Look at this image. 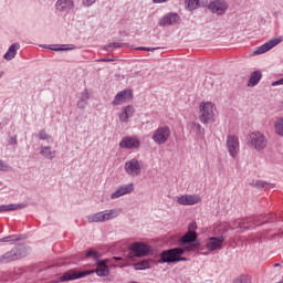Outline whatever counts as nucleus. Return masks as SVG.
Segmentation results:
<instances>
[{"mask_svg": "<svg viewBox=\"0 0 283 283\" xmlns=\"http://www.w3.org/2000/svg\"><path fill=\"white\" fill-rule=\"evenodd\" d=\"M92 255H93V258H94V260H96V252H94V251H88L87 253H86V258H92Z\"/></svg>", "mask_w": 283, "mask_h": 283, "instance_id": "nucleus-36", "label": "nucleus"}, {"mask_svg": "<svg viewBox=\"0 0 283 283\" xmlns=\"http://www.w3.org/2000/svg\"><path fill=\"white\" fill-rule=\"evenodd\" d=\"M139 50H146L147 52H154L155 49L140 46Z\"/></svg>", "mask_w": 283, "mask_h": 283, "instance_id": "nucleus-39", "label": "nucleus"}, {"mask_svg": "<svg viewBox=\"0 0 283 283\" xmlns=\"http://www.w3.org/2000/svg\"><path fill=\"white\" fill-rule=\"evenodd\" d=\"M107 264L119 266L120 269L125 266H129V262L120 256H113L112 259H106L102 261L96 262V270L91 272H82L76 273L74 271H69L64 273L62 276L59 277V281H55L53 283L59 282H72L74 280H81V277H85V275H90V273H96L99 277H106V275H109V266Z\"/></svg>", "mask_w": 283, "mask_h": 283, "instance_id": "nucleus-1", "label": "nucleus"}, {"mask_svg": "<svg viewBox=\"0 0 283 283\" xmlns=\"http://www.w3.org/2000/svg\"><path fill=\"white\" fill-rule=\"evenodd\" d=\"M118 210H106L88 216L87 220L88 222H107V220H114V218H118Z\"/></svg>", "mask_w": 283, "mask_h": 283, "instance_id": "nucleus-7", "label": "nucleus"}, {"mask_svg": "<svg viewBox=\"0 0 283 283\" xmlns=\"http://www.w3.org/2000/svg\"><path fill=\"white\" fill-rule=\"evenodd\" d=\"M134 106L124 107L123 112L119 114V120H122V123H127V120L134 116Z\"/></svg>", "mask_w": 283, "mask_h": 283, "instance_id": "nucleus-22", "label": "nucleus"}, {"mask_svg": "<svg viewBox=\"0 0 283 283\" xmlns=\"http://www.w3.org/2000/svg\"><path fill=\"white\" fill-rule=\"evenodd\" d=\"M99 63H109V61H112L111 59H102V60H97Z\"/></svg>", "mask_w": 283, "mask_h": 283, "instance_id": "nucleus-40", "label": "nucleus"}, {"mask_svg": "<svg viewBox=\"0 0 283 283\" xmlns=\"http://www.w3.org/2000/svg\"><path fill=\"white\" fill-rule=\"evenodd\" d=\"M8 169H10V166L0 159V171H8Z\"/></svg>", "mask_w": 283, "mask_h": 283, "instance_id": "nucleus-32", "label": "nucleus"}, {"mask_svg": "<svg viewBox=\"0 0 283 283\" xmlns=\"http://www.w3.org/2000/svg\"><path fill=\"white\" fill-rule=\"evenodd\" d=\"M222 244H224V237H211L208 240L206 248L208 251H220V249H222Z\"/></svg>", "mask_w": 283, "mask_h": 283, "instance_id": "nucleus-16", "label": "nucleus"}, {"mask_svg": "<svg viewBox=\"0 0 283 283\" xmlns=\"http://www.w3.org/2000/svg\"><path fill=\"white\" fill-rule=\"evenodd\" d=\"M196 127H197L198 129H201V128H202V126H200V124H196Z\"/></svg>", "mask_w": 283, "mask_h": 283, "instance_id": "nucleus-42", "label": "nucleus"}, {"mask_svg": "<svg viewBox=\"0 0 283 283\" xmlns=\"http://www.w3.org/2000/svg\"><path fill=\"white\" fill-rule=\"evenodd\" d=\"M119 147L123 149H138L140 147V140L136 137H125L120 140Z\"/></svg>", "mask_w": 283, "mask_h": 283, "instance_id": "nucleus-17", "label": "nucleus"}, {"mask_svg": "<svg viewBox=\"0 0 283 283\" xmlns=\"http://www.w3.org/2000/svg\"><path fill=\"white\" fill-rule=\"evenodd\" d=\"M176 23H180V15L178 13H168L159 21V25L161 27L174 25Z\"/></svg>", "mask_w": 283, "mask_h": 283, "instance_id": "nucleus-18", "label": "nucleus"}, {"mask_svg": "<svg viewBox=\"0 0 283 283\" xmlns=\"http://www.w3.org/2000/svg\"><path fill=\"white\" fill-rule=\"evenodd\" d=\"M49 50H56V49L49 48Z\"/></svg>", "mask_w": 283, "mask_h": 283, "instance_id": "nucleus-46", "label": "nucleus"}, {"mask_svg": "<svg viewBox=\"0 0 283 283\" xmlns=\"http://www.w3.org/2000/svg\"><path fill=\"white\" fill-rule=\"evenodd\" d=\"M124 169L128 176L136 178L143 171V163L136 158L129 159L125 163Z\"/></svg>", "mask_w": 283, "mask_h": 283, "instance_id": "nucleus-6", "label": "nucleus"}, {"mask_svg": "<svg viewBox=\"0 0 283 283\" xmlns=\"http://www.w3.org/2000/svg\"><path fill=\"white\" fill-rule=\"evenodd\" d=\"M200 202H202V199L198 195H184L177 197V203L182 207H191L193 205H200Z\"/></svg>", "mask_w": 283, "mask_h": 283, "instance_id": "nucleus-12", "label": "nucleus"}, {"mask_svg": "<svg viewBox=\"0 0 283 283\" xmlns=\"http://www.w3.org/2000/svg\"><path fill=\"white\" fill-rule=\"evenodd\" d=\"M256 187L262 188V189H266V187H269V184H266L264 181H258Z\"/></svg>", "mask_w": 283, "mask_h": 283, "instance_id": "nucleus-34", "label": "nucleus"}, {"mask_svg": "<svg viewBox=\"0 0 283 283\" xmlns=\"http://www.w3.org/2000/svg\"><path fill=\"white\" fill-rule=\"evenodd\" d=\"M275 132L277 136H283V118L279 117L274 123Z\"/></svg>", "mask_w": 283, "mask_h": 283, "instance_id": "nucleus-26", "label": "nucleus"}, {"mask_svg": "<svg viewBox=\"0 0 283 283\" xmlns=\"http://www.w3.org/2000/svg\"><path fill=\"white\" fill-rule=\"evenodd\" d=\"M93 3H96V0H83V4L90 8V6H93Z\"/></svg>", "mask_w": 283, "mask_h": 283, "instance_id": "nucleus-35", "label": "nucleus"}, {"mask_svg": "<svg viewBox=\"0 0 283 283\" xmlns=\"http://www.w3.org/2000/svg\"><path fill=\"white\" fill-rule=\"evenodd\" d=\"M229 6L224 0L211 1L208 6V10L212 11L214 14H224Z\"/></svg>", "mask_w": 283, "mask_h": 283, "instance_id": "nucleus-14", "label": "nucleus"}, {"mask_svg": "<svg viewBox=\"0 0 283 283\" xmlns=\"http://www.w3.org/2000/svg\"><path fill=\"white\" fill-rule=\"evenodd\" d=\"M196 227H197L196 222H192L189 224L188 229H189V231H196Z\"/></svg>", "mask_w": 283, "mask_h": 283, "instance_id": "nucleus-38", "label": "nucleus"}, {"mask_svg": "<svg viewBox=\"0 0 283 283\" xmlns=\"http://www.w3.org/2000/svg\"><path fill=\"white\" fill-rule=\"evenodd\" d=\"M224 232H227V229H223V230H222V233H224Z\"/></svg>", "mask_w": 283, "mask_h": 283, "instance_id": "nucleus-44", "label": "nucleus"}, {"mask_svg": "<svg viewBox=\"0 0 283 283\" xmlns=\"http://www.w3.org/2000/svg\"><path fill=\"white\" fill-rule=\"evenodd\" d=\"M227 147L231 158H238L240 154V139L235 135H229L227 137Z\"/></svg>", "mask_w": 283, "mask_h": 283, "instance_id": "nucleus-11", "label": "nucleus"}, {"mask_svg": "<svg viewBox=\"0 0 283 283\" xmlns=\"http://www.w3.org/2000/svg\"><path fill=\"white\" fill-rule=\"evenodd\" d=\"M196 240H198L196 231H188L181 238V243L184 244L182 249H185V251H196V249H198V244L193 243Z\"/></svg>", "mask_w": 283, "mask_h": 283, "instance_id": "nucleus-10", "label": "nucleus"}, {"mask_svg": "<svg viewBox=\"0 0 283 283\" xmlns=\"http://www.w3.org/2000/svg\"><path fill=\"white\" fill-rule=\"evenodd\" d=\"M40 153L44 158H49V159H52L54 158V156H56V151L52 150V147L50 146L42 147Z\"/></svg>", "mask_w": 283, "mask_h": 283, "instance_id": "nucleus-25", "label": "nucleus"}, {"mask_svg": "<svg viewBox=\"0 0 283 283\" xmlns=\"http://www.w3.org/2000/svg\"><path fill=\"white\" fill-rule=\"evenodd\" d=\"M19 48H20L19 44H17V43L12 44L8 49L7 53L4 54L6 61H12V59H14L17 56V50H19Z\"/></svg>", "mask_w": 283, "mask_h": 283, "instance_id": "nucleus-24", "label": "nucleus"}, {"mask_svg": "<svg viewBox=\"0 0 283 283\" xmlns=\"http://www.w3.org/2000/svg\"><path fill=\"white\" fill-rule=\"evenodd\" d=\"M260 81H262V72L260 71L252 72L250 75V80L248 82V87H255V85H258Z\"/></svg>", "mask_w": 283, "mask_h": 283, "instance_id": "nucleus-23", "label": "nucleus"}, {"mask_svg": "<svg viewBox=\"0 0 283 283\" xmlns=\"http://www.w3.org/2000/svg\"><path fill=\"white\" fill-rule=\"evenodd\" d=\"M88 98H90V94H87V92L83 93L82 98L77 102V107L80 109H85Z\"/></svg>", "mask_w": 283, "mask_h": 283, "instance_id": "nucleus-27", "label": "nucleus"}, {"mask_svg": "<svg viewBox=\"0 0 283 283\" xmlns=\"http://www.w3.org/2000/svg\"><path fill=\"white\" fill-rule=\"evenodd\" d=\"M1 76H3V73H0V78H1Z\"/></svg>", "mask_w": 283, "mask_h": 283, "instance_id": "nucleus-45", "label": "nucleus"}, {"mask_svg": "<svg viewBox=\"0 0 283 283\" xmlns=\"http://www.w3.org/2000/svg\"><path fill=\"white\" fill-rule=\"evenodd\" d=\"M74 8V2L72 0H57L56 10L60 12H67Z\"/></svg>", "mask_w": 283, "mask_h": 283, "instance_id": "nucleus-20", "label": "nucleus"}, {"mask_svg": "<svg viewBox=\"0 0 283 283\" xmlns=\"http://www.w3.org/2000/svg\"><path fill=\"white\" fill-rule=\"evenodd\" d=\"M132 96H134V93L132 92V90L120 91L115 95L113 105H123V103H127V101H132Z\"/></svg>", "mask_w": 283, "mask_h": 283, "instance_id": "nucleus-15", "label": "nucleus"}, {"mask_svg": "<svg viewBox=\"0 0 283 283\" xmlns=\"http://www.w3.org/2000/svg\"><path fill=\"white\" fill-rule=\"evenodd\" d=\"M274 266H280V263H275Z\"/></svg>", "mask_w": 283, "mask_h": 283, "instance_id": "nucleus-43", "label": "nucleus"}, {"mask_svg": "<svg viewBox=\"0 0 283 283\" xmlns=\"http://www.w3.org/2000/svg\"><path fill=\"white\" fill-rule=\"evenodd\" d=\"M234 283H251V279L249 276L241 275L234 280Z\"/></svg>", "mask_w": 283, "mask_h": 283, "instance_id": "nucleus-30", "label": "nucleus"}, {"mask_svg": "<svg viewBox=\"0 0 283 283\" xmlns=\"http://www.w3.org/2000/svg\"><path fill=\"white\" fill-rule=\"evenodd\" d=\"M199 112V120L203 123V125L216 123V104L211 102H201Z\"/></svg>", "mask_w": 283, "mask_h": 283, "instance_id": "nucleus-2", "label": "nucleus"}, {"mask_svg": "<svg viewBox=\"0 0 283 283\" xmlns=\"http://www.w3.org/2000/svg\"><path fill=\"white\" fill-rule=\"evenodd\" d=\"M171 136V129L168 126H161L156 129L153 135V140L156 145H165Z\"/></svg>", "mask_w": 283, "mask_h": 283, "instance_id": "nucleus-8", "label": "nucleus"}, {"mask_svg": "<svg viewBox=\"0 0 283 283\" xmlns=\"http://www.w3.org/2000/svg\"><path fill=\"white\" fill-rule=\"evenodd\" d=\"M153 3H167V0H153Z\"/></svg>", "mask_w": 283, "mask_h": 283, "instance_id": "nucleus-41", "label": "nucleus"}, {"mask_svg": "<svg viewBox=\"0 0 283 283\" xmlns=\"http://www.w3.org/2000/svg\"><path fill=\"white\" fill-rule=\"evenodd\" d=\"M28 255V250L23 245H19L15 249L4 253L0 256V264H8V262H14L15 260H21Z\"/></svg>", "mask_w": 283, "mask_h": 283, "instance_id": "nucleus-5", "label": "nucleus"}, {"mask_svg": "<svg viewBox=\"0 0 283 283\" xmlns=\"http://www.w3.org/2000/svg\"><path fill=\"white\" fill-rule=\"evenodd\" d=\"M149 266L150 264L147 260L134 264L135 271H145V269H149Z\"/></svg>", "mask_w": 283, "mask_h": 283, "instance_id": "nucleus-28", "label": "nucleus"}, {"mask_svg": "<svg viewBox=\"0 0 283 283\" xmlns=\"http://www.w3.org/2000/svg\"><path fill=\"white\" fill-rule=\"evenodd\" d=\"M277 85H283V77L281 80H277L275 82L272 83V86L275 87Z\"/></svg>", "mask_w": 283, "mask_h": 283, "instance_id": "nucleus-37", "label": "nucleus"}, {"mask_svg": "<svg viewBox=\"0 0 283 283\" xmlns=\"http://www.w3.org/2000/svg\"><path fill=\"white\" fill-rule=\"evenodd\" d=\"M134 191V184H128L119 187L115 192L111 195L112 200H116V198H120L122 196H127V193H132Z\"/></svg>", "mask_w": 283, "mask_h": 283, "instance_id": "nucleus-19", "label": "nucleus"}, {"mask_svg": "<svg viewBox=\"0 0 283 283\" xmlns=\"http://www.w3.org/2000/svg\"><path fill=\"white\" fill-rule=\"evenodd\" d=\"M19 209H25V203H10L0 206V213L6 211H19Z\"/></svg>", "mask_w": 283, "mask_h": 283, "instance_id": "nucleus-21", "label": "nucleus"}, {"mask_svg": "<svg viewBox=\"0 0 283 283\" xmlns=\"http://www.w3.org/2000/svg\"><path fill=\"white\" fill-rule=\"evenodd\" d=\"M222 227H224V226H220V229H222Z\"/></svg>", "mask_w": 283, "mask_h": 283, "instance_id": "nucleus-47", "label": "nucleus"}, {"mask_svg": "<svg viewBox=\"0 0 283 283\" xmlns=\"http://www.w3.org/2000/svg\"><path fill=\"white\" fill-rule=\"evenodd\" d=\"M282 41H283L282 36L271 39L270 41L265 42L263 45L259 46L254 51V55L258 56L260 54H265V52H269V50H273V48H275L276 45H280Z\"/></svg>", "mask_w": 283, "mask_h": 283, "instance_id": "nucleus-13", "label": "nucleus"}, {"mask_svg": "<svg viewBox=\"0 0 283 283\" xmlns=\"http://www.w3.org/2000/svg\"><path fill=\"white\" fill-rule=\"evenodd\" d=\"M130 253L128 258H145V255H149V245L140 242H135L129 247Z\"/></svg>", "mask_w": 283, "mask_h": 283, "instance_id": "nucleus-9", "label": "nucleus"}, {"mask_svg": "<svg viewBox=\"0 0 283 283\" xmlns=\"http://www.w3.org/2000/svg\"><path fill=\"white\" fill-rule=\"evenodd\" d=\"M186 6L188 10H198L200 6V0H186Z\"/></svg>", "mask_w": 283, "mask_h": 283, "instance_id": "nucleus-29", "label": "nucleus"}, {"mask_svg": "<svg viewBox=\"0 0 283 283\" xmlns=\"http://www.w3.org/2000/svg\"><path fill=\"white\" fill-rule=\"evenodd\" d=\"M14 240H17L15 235H10V237H6L0 239V242H14Z\"/></svg>", "mask_w": 283, "mask_h": 283, "instance_id": "nucleus-33", "label": "nucleus"}, {"mask_svg": "<svg viewBox=\"0 0 283 283\" xmlns=\"http://www.w3.org/2000/svg\"><path fill=\"white\" fill-rule=\"evenodd\" d=\"M185 248H174L161 253L159 262H187V258L180 256L185 253Z\"/></svg>", "mask_w": 283, "mask_h": 283, "instance_id": "nucleus-4", "label": "nucleus"}, {"mask_svg": "<svg viewBox=\"0 0 283 283\" xmlns=\"http://www.w3.org/2000/svg\"><path fill=\"white\" fill-rule=\"evenodd\" d=\"M36 138H39V140H49L50 135H48V133L41 130L40 133L36 134Z\"/></svg>", "mask_w": 283, "mask_h": 283, "instance_id": "nucleus-31", "label": "nucleus"}, {"mask_svg": "<svg viewBox=\"0 0 283 283\" xmlns=\"http://www.w3.org/2000/svg\"><path fill=\"white\" fill-rule=\"evenodd\" d=\"M248 145L255 151H263V149H266L269 140L261 132H252L248 135Z\"/></svg>", "mask_w": 283, "mask_h": 283, "instance_id": "nucleus-3", "label": "nucleus"}]
</instances>
